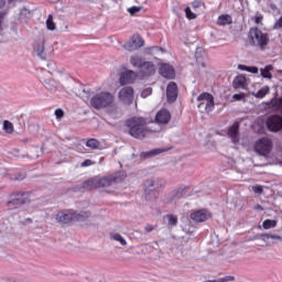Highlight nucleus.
<instances>
[{
  "mask_svg": "<svg viewBox=\"0 0 282 282\" xmlns=\"http://www.w3.org/2000/svg\"><path fill=\"white\" fill-rule=\"evenodd\" d=\"M126 126L129 129V134L138 140L147 138L149 135V129H147V120L142 117H133L126 121Z\"/></svg>",
  "mask_w": 282,
  "mask_h": 282,
  "instance_id": "nucleus-1",
  "label": "nucleus"
},
{
  "mask_svg": "<svg viewBox=\"0 0 282 282\" xmlns=\"http://www.w3.org/2000/svg\"><path fill=\"white\" fill-rule=\"evenodd\" d=\"M130 64L139 69V76L141 78H149V76L155 74V64L153 62H147L142 56L132 55L130 57Z\"/></svg>",
  "mask_w": 282,
  "mask_h": 282,
  "instance_id": "nucleus-2",
  "label": "nucleus"
},
{
  "mask_svg": "<svg viewBox=\"0 0 282 282\" xmlns=\"http://www.w3.org/2000/svg\"><path fill=\"white\" fill-rule=\"evenodd\" d=\"M115 102L116 97H113V94L109 91H101L91 97L90 107H93V109H97V111H100L101 109L113 107Z\"/></svg>",
  "mask_w": 282,
  "mask_h": 282,
  "instance_id": "nucleus-3",
  "label": "nucleus"
},
{
  "mask_svg": "<svg viewBox=\"0 0 282 282\" xmlns=\"http://www.w3.org/2000/svg\"><path fill=\"white\" fill-rule=\"evenodd\" d=\"M249 39L253 47H259L260 50H265L270 43V35L259 28L250 29Z\"/></svg>",
  "mask_w": 282,
  "mask_h": 282,
  "instance_id": "nucleus-4",
  "label": "nucleus"
},
{
  "mask_svg": "<svg viewBox=\"0 0 282 282\" xmlns=\"http://www.w3.org/2000/svg\"><path fill=\"white\" fill-rule=\"evenodd\" d=\"M89 217L86 212L75 213L72 210H63L57 213L56 221L57 224H69V221H85Z\"/></svg>",
  "mask_w": 282,
  "mask_h": 282,
  "instance_id": "nucleus-5",
  "label": "nucleus"
},
{
  "mask_svg": "<svg viewBox=\"0 0 282 282\" xmlns=\"http://www.w3.org/2000/svg\"><path fill=\"white\" fill-rule=\"evenodd\" d=\"M127 177V172L119 171L112 175L104 176L101 178H95L97 188H105L107 186H113V184H120Z\"/></svg>",
  "mask_w": 282,
  "mask_h": 282,
  "instance_id": "nucleus-6",
  "label": "nucleus"
},
{
  "mask_svg": "<svg viewBox=\"0 0 282 282\" xmlns=\"http://www.w3.org/2000/svg\"><path fill=\"white\" fill-rule=\"evenodd\" d=\"M272 140L268 137H263L256 141L253 149L259 155L268 158V154L272 153Z\"/></svg>",
  "mask_w": 282,
  "mask_h": 282,
  "instance_id": "nucleus-7",
  "label": "nucleus"
},
{
  "mask_svg": "<svg viewBox=\"0 0 282 282\" xmlns=\"http://www.w3.org/2000/svg\"><path fill=\"white\" fill-rule=\"evenodd\" d=\"M197 101L200 102L198 105L199 109H204L207 113H210L213 109H215V97L210 93H203L197 97Z\"/></svg>",
  "mask_w": 282,
  "mask_h": 282,
  "instance_id": "nucleus-8",
  "label": "nucleus"
},
{
  "mask_svg": "<svg viewBox=\"0 0 282 282\" xmlns=\"http://www.w3.org/2000/svg\"><path fill=\"white\" fill-rule=\"evenodd\" d=\"M144 193H145V199H148L149 202H151L152 199H158V196L160 195V193L155 187V180L150 178L145 181Z\"/></svg>",
  "mask_w": 282,
  "mask_h": 282,
  "instance_id": "nucleus-9",
  "label": "nucleus"
},
{
  "mask_svg": "<svg viewBox=\"0 0 282 282\" xmlns=\"http://www.w3.org/2000/svg\"><path fill=\"white\" fill-rule=\"evenodd\" d=\"M267 128L272 133H279L282 129V117L279 115H271L267 119Z\"/></svg>",
  "mask_w": 282,
  "mask_h": 282,
  "instance_id": "nucleus-10",
  "label": "nucleus"
},
{
  "mask_svg": "<svg viewBox=\"0 0 282 282\" xmlns=\"http://www.w3.org/2000/svg\"><path fill=\"white\" fill-rule=\"evenodd\" d=\"M143 46L144 40L138 34L132 35V37L123 45L127 52H135V50H140V47Z\"/></svg>",
  "mask_w": 282,
  "mask_h": 282,
  "instance_id": "nucleus-11",
  "label": "nucleus"
},
{
  "mask_svg": "<svg viewBox=\"0 0 282 282\" xmlns=\"http://www.w3.org/2000/svg\"><path fill=\"white\" fill-rule=\"evenodd\" d=\"M25 202H28V193H14L9 198V206L19 208V206H23Z\"/></svg>",
  "mask_w": 282,
  "mask_h": 282,
  "instance_id": "nucleus-12",
  "label": "nucleus"
},
{
  "mask_svg": "<svg viewBox=\"0 0 282 282\" xmlns=\"http://www.w3.org/2000/svg\"><path fill=\"white\" fill-rule=\"evenodd\" d=\"M239 121H236L227 129V137L234 144H239Z\"/></svg>",
  "mask_w": 282,
  "mask_h": 282,
  "instance_id": "nucleus-13",
  "label": "nucleus"
},
{
  "mask_svg": "<svg viewBox=\"0 0 282 282\" xmlns=\"http://www.w3.org/2000/svg\"><path fill=\"white\" fill-rule=\"evenodd\" d=\"M119 99L124 102V105H131V102H133V89L131 87H123L119 91Z\"/></svg>",
  "mask_w": 282,
  "mask_h": 282,
  "instance_id": "nucleus-14",
  "label": "nucleus"
},
{
  "mask_svg": "<svg viewBox=\"0 0 282 282\" xmlns=\"http://www.w3.org/2000/svg\"><path fill=\"white\" fill-rule=\"evenodd\" d=\"M135 78H138V74L133 70H126L120 75L119 83L120 85H131L135 83Z\"/></svg>",
  "mask_w": 282,
  "mask_h": 282,
  "instance_id": "nucleus-15",
  "label": "nucleus"
},
{
  "mask_svg": "<svg viewBox=\"0 0 282 282\" xmlns=\"http://www.w3.org/2000/svg\"><path fill=\"white\" fill-rule=\"evenodd\" d=\"M159 74H161L163 78L172 80V78H175V68H173L171 64H162L159 68Z\"/></svg>",
  "mask_w": 282,
  "mask_h": 282,
  "instance_id": "nucleus-16",
  "label": "nucleus"
},
{
  "mask_svg": "<svg viewBox=\"0 0 282 282\" xmlns=\"http://www.w3.org/2000/svg\"><path fill=\"white\" fill-rule=\"evenodd\" d=\"M167 102L173 104L177 100V84L171 82L166 87Z\"/></svg>",
  "mask_w": 282,
  "mask_h": 282,
  "instance_id": "nucleus-17",
  "label": "nucleus"
},
{
  "mask_svg": "<svg viewBox=\"0 0 282 282\" xmlns=\"http://www.w3.org/2000/svg\"><path fill=\"white\" fill-rule=\"evenodd\" d=\"M210 217V214L206 209H200L191 214V219L197 224L206 221Z\"/></svg>",
  "mask_w": 282,
  "mask_h": 282,
  "instance_id": "nucleus-18",
  "label": "nucleus"
},
{
  "mask_svg": "<svg viewBox=\"0 0 282 282\" xmlns=\"http://www.w3.org/2000/svg\"><path fill=\"white\" fill-rule=\"evenodd\" d=\"M171 121V112L167 109H161L155 116L158 124H169Z\"/></svg>",
  "mask_w": 282,
  "mask_h": 282,
  "instance_id": "nucleus-19",
  "label": "nucleus"
},
{
  "mask_svg": "<svg viewBox=\"0 0 282 282\" xmlns=\"http://www.w3.org/2000/svg\"><path fill=\"white\" fill-rule=\"evenodd\" d=\"M246 83H247L246 76L239 75L234 79L232 85L235 89H246Z\"/></svg>",
  "mask_w": 282,
  "mask_h": 282,
  "instance_id": "nucleus-20",
  "label": "nucleus"
},
{
  "mask_svg": "<svg viewBox=\"0 0 282 282\" xmlns=\"http://www.w3.org/2000/svg\"><path fill=\"white\" fill-rule=\"evenodd\" d=\"M86 147L88 149H91V151H102V144H100V141L97 139H88L86 141Z\"/></svg>",
  "mask_w": 282,
  "mask_h": 282,
  "instance_id": "nucleus-21",
  "label": "nucleus"
},
{
  "mask_svg": "<svg viewBox=\"0 0 282 282\" xmlns=\"http://www.w3.org/2000/svg\"><path fill=\"white\" fill-rule=\"evenodd\" d=\"M272 69H274V66L267 65L264 68L260 69V76L267 78V80H272Z\"/></svg>",
  "mask_w": 282,
  "mask_h": 282,
  "instance_id": "nucleus-22",
  "label": "nucleus"
},
{
  "mask_svg": "<svg viewBox=\"0 0 282 282\" xmlns=\"http://www.w3.org/2000/svg\"><path fill=\"white\" fill-rule=\"evenodd\" d=\"M42 83H43L44 87L46 89H48V91H54V89H56V87H58V84L51 77L42 79Z\"/></svg>",
  "mask_w": 282,
  "mask_h": 282,
  "instance_id": "nucleus-23",
  "label": "nucleus"
},
{
  "mask_svg": "<svg viewBox=\"0 0 282 282\" xmlns=\"http://www.w3.org/2000/svg\"><path fill=\"white\" fill-rule=\"evenodd\" d=\"M217 23L221 26L230 25V23H232V17L229 14H223L218 18Z\"/></svg>",
  "mask_w": 282,
  "mask_h": 282,
  "instance_id": "nucleus-24",
  "label": "nucleus"
},
{
  "mask_svg": "<svg viewBox=\"0 0 282 282\" xmlns=\"http://www.w3.org/2000/svg\"><path fill=\"white\" fill-rule=\"evenodd\" d=\"M260 239L262 241H270V239H275L276 241H282V237L276 234H262Z\"/></svg>",
  "mask_w": 282,
  "mask_h": 282,
  "instance_id": "nucleus-25",
  "label": "nucleus"
},
{
  "mask_svg": "<svg viewBox=\"0 0 282 282\" xmlns=\"http://www.w3.org/2000/svg\"><path fill=\"white\" fill-rule=\"evenodd\" d=\"M35 52L39 56V58H45V42H42L40 44H36Z\"/></svg>",
  "mask_w": 282,
  "mask_h": 282,
  "instance_id": "nucleus-26",
  "label": "nucleus"
},
{
  "mask_svg": "<svg viewBox=\"0 0 282 282\" xmlns=\"http://www.w3.org/2000/svg\"><path fill=\"white\" fill-rule=\"evenodd\" d=\"M164 151H169V149H154L149 152H143V158H152L153 155H160V153H164Z\"/></svg>",
  "mask_w": 282,
  "mask_h": 282,
  "instance_id": "nucleus-27",
  "label": "nucleus"
},
{
  "mask_svg": "<svg viewBox=\"0 0 282 282\" xmlns=\"http://www.w3.org/2000/svg\"><path fill=\"white\" fill-rule=\"evenodd\" d=\"M82 188H86L87 191H91V188H98L96 184V178L84 182L82 184Z\"/></svg>",
  "mask_w": 282,
  "mask_h": 282,
  "instance_id": "nucleus-28",
  "label": "nucleus"
},
{
  "mask_svg": "<svg viewBox=\"0 0 282 282\" xmlns=\"http://www.w3.org/2000/svg\"><path fill=\"white\" fill-rule=\"evenodd\" d=\"M110 239L120 242L121 246H127V240L118 232L110 234Z\"/></svg>",
  "mask_w": 282,
  "mask_h": 282,
  "instance_id": "nucleus-29",
  "label": "nucleus"
},
{
  "mask_svg": "<svg viewBox=\"0 0 282 282\" xmlns=\"http://www.w3.org/2000/svg\"><path fill=\"white\" fill-rule=\"evenodd\" d=\"M160 52H164L160 46H150L145 48V54H151V56H155V54H160Z\"/></svg>",
  "mask_w": 282,
  "mask_h": 282,
  "instance_id": "nucleus-30",
  "label": "nucleus"
},
{
  "mask_svg": "<svg viewBox=\"0 0 282 282\" xmlns=\"http://www.w3.org/2000/svg\"><path fill=\"white\" fill-rule=\"evenodd\" d=\"M269 91H270V87L264 86V87L260 88V89L256 93L254 97H256V98H265V96H268Z\"/></svg>",
  "mask_w": 282,
  "mask_h": 282,
  "instance_id": "nucleus-31",
  "label": "nucleus"
},
{
  "mask_svg": "<svg viewBox=\"0 0 282 282\" xmlns=\"http://www.w3.org/2000/svg\"><path fill=\"white\" fill-rule=\"evenodd\" d=\"M262 228H264V230H270V228H276V220L265 219L262 223Z\"/></svg>",
  "mask_w": 282,
  "mask_h": 282,
  "instance_id": "nucleus-32",
  "label": "nucleus"
},
{
  "mask_svg": "<svg viewBox=\"0 0 282 282\" xmlns=\"http://www.w3.org/2000/svg\"><path fill=\"white\" fill-rule=\"evenodd\" d=\"M46 28L47 30H51V31L56 30V23H54V17H52V14H50L46 20Z\"/></svg>",
  "mask_w": 282,
  "mask_h": 282,
  "instance_id": "nucleus-33",
  "label": "nucleus"
},
{
  "mask_svg": "<svg viewBox=\"0 0 282 282\" xmlns=\"http://www.w3.org/2000/svg\"><path fill=\"white\" fill-rule=\"evenodd\" d=\"M3 129L6 133H12L14 131V124L12 122L4 120L3 121Z\"/></svg>",
  "mask_w": 282,
  "mask_h": 282,
  "instance_id": "nucleus-34",
  "label": "nucleus"
},
{
  "mask_svg": "<svg viewBox=\"0 0 282 282\" xmlns=\"http://www.w3.org/2000/svg\"><path fill=\"white\" fill-rule=\"evenodd\" d=\"M6 21V13H0V36L3 35V31L6 30V24H3Z\"/></svg>",
  "mask_w": 282,
  "mask_h": 282,
  "instance_id": "nucleus-35",
  "label": "nucleus"
},
{
  "mask_svg": "<svg viewBox=\"0 0 282 282\" xmlns=\"http://www.w3.org/2000/svg\"><path fill=\"white\" fill-rule=\"evenodd\" d=\"M185 14L189 21H193V19H197V15L195 13H193V11L189 9V7L185 8Z\"/></svg>",
  "mask_w": 282,
  "mask_h": 282,
  "instance_id": "nucleus-36",
  "label": "nucleus"
},
{
  "mask_svg": "<svg viewBox=\"0 0 282 282\" xmlns=\"http://www.w3.org/2000/svg\"><path fill=\"white\" fill-rule=\"evenodd\" d=\"M167 224L169 226H175L177 224V216L173 214L167 215Z\"/></svg>",
  "mask_w": 282,
  "mask_h": 282,
  "instance_id": "nucleus-37",
  "label": "nucleus"
},
{
  "mask_svg": "<svg viewBox=\"0 0 282 282\" xmlns=\"http://www.w3.org/2000/svg\"><path fill=\"white\" fill-rule=\"evenodd\" d=\"M153 94V89L148 87L141 91V98H149Z\"/></svg>",
  "mask_w": 282,
  "mask_h": 282,
  "instance_id": "nucleus-38",
  "label": "nucleus"
},
{
  "mask_svg": "<svg viewBox=\"0 0 282 282\" xmlns=\"http://www.w3.org/2000/svg\"><path fill=\"white\" fill-rule=\"evenodd\" d=\"M184 191H186V187H180L176 192H174L173 197L176 199H180V197H184Z\"/></svg>",
  "mask_w": 282,
  "mask_h": 282,
  "instance_id": "nucleus-39",
  "label": "nucleus"
},
{
  "mask_svg": "<svg viewBox=\"0 0 282 282\" xmlns=\"http://www.w3.org/2000/svg\"><path fill=\"white\" fill-rule=\"evenodd\" d=\"M142 10V7H131V8H128V12L129 14H131V17L138 14V12H140Z\"/></svg>",
  "mask_w": 282,
  "mask_h": 282,
  "instance_id": "nucleus-40",
  "label": "nucleus"
},
{
  "mask_svg": "<svg viewBox=\"0 0 282 282\" xmlns=\"http://www.w3.org/2000/svg\"><path fill=\"white\" fill-rule=\"evenodd\" d=\"M271 105L273 107H282V97H274L271 99Z\"/></svg>",
  "mask_w": 282,
  "mask_h": 282,
  "instance_id": "nucleus-41",
  "label": "nucleus"
},
{
  "mask_svg": "<svg viewBox=\"0 0 282 282\" xmlns=\"http://www.w3.org/2000/svg\"><path fill=\"white\" fill-rule=\"evenodd\" d=\"M251 191L256 195H261V193H263V186H261V185H253V186H251Z\"/></svg>",
  "mask_w": 282,
  "mask_h": 282,
  "instance_id": "nucleus-42",
  "label": "nucleus"
},
{
  "mask_svg": "<svg viewBox=\"0 0 282 282\" xmlns=\"http://www.w3.org/2000/svg\"><path fill=\"white\" fill-rule=\"evenodd\" d=\"M235 280V275H225L223 278H218V282H232Z\"/></svg>",
  "mask_w": 282,
  "mask_h": 282,
  "instance_id": "nucleus-43",
  "label": "nucleus"
},
{
  "mask_svg": "<svg viewBox=\"0 0 282 282\" xmlns=\"http://www.w3.org/2000/svg\"><path fill=\"white\" fill-rule=\"evenodd\" d=\"M202 6H204V2H202V0H194L192 2V8L194 10H199V8H202Z\"/></svg>",
  "mask_w": 282,
  "mask_h": 282,
  "instance_id": "nucleus-44",
  "label": "nucleus"
},
{
  "mask_svg": "<svg viewBox=\"0 0 282 282\" xmlns=\"http://www.w3.org/2000/svg\"><path fill=\"white\" fill-rule=\"evenodd\" d=\"M26 17H30V10L21 9V11H20V20L23 21L24 19H26Z\"/></svg>",
  "mask_w": 282,
  "mask_h": 282,
  "instance_id": "nucleus-45",
  "label": "nucleus"
},
{
  "mask_svg": "<svg viewBox=\"0 0 282 282\" xmlns=\"http://www.w3.org/2000/svg\"><path fill=\"white\" fill-rule=\"evenodd\" d=\"M247 72L249 74H259V67H257V66H247Z\"/></svg>",
  "mask_w": 282,
  "mask_h": 282,
  "instance_id": "nucleus-46",
  "label": "nucleus"
},
{
  "mask_svg": "<svg viewBox=\"0 0 282 282\" xmlns=\"http://www.w3.org/2000/svg\"><path fill=\"white\" fill-rule=\"evenodd\" d=\"M93 164H94V161L87 159V160H85V161L80 164V167H82V169H85V167H87V166H93Z\"/></svg>",
  "mask_w": 282,
  "mask_h": 282,
  "instance_id": "nucleus-47",
  "label": "nucleus"
},
{
  "mask_svg": "<svg viewBox=\"0 0 282 282\" xmlns=\"http://www.w3.org/2000/svg\"><path fill=\"white\" fill-rule=\"evenodd\" d=\"M24 177H25V172H20L15 175L13 180H15L17 182H23Z\"/></svg>",
  "mask_w": 282,
  "mask_h": 282,
  "instance_id": "nucleus-48",
  "label": "nucleus"
},
{
  "mask_svg": "<svg viewBox=\"0 0 282 282\" xmlns=\"http://www.w3.org/2000/svg\"><path fill=\"white\" fill-rule=\"evenodd\" d=\"M252 21L257 24V25H261V22L263 21V17L261 15H256L252 18Z\"/></svg>",
  "mask_w": 282,
  "mask_h": 282,
  "instance_id": "nucleus-49",
  "label": "nucleus"
},
{
  "mask_svg": "<svg viewBox=\"0 0 282 282\" xmlns=\"http://www.w3.org/2000/svg\"><path fill=\"white\" fill-rule=\"evenodd\" d=\"M282 28V17L273 24V30H281Z\"/></svg>",
  "mask_w": 282,
  "mask_h": 282,
  "instance_id": "nucleus-50",
  "label": "nucleus"
},
{
  "mask_svg": "<svg viewBox=\"0 0 282 282\" xmlns=\"http://www.w3.org/2000/svg\"><path fill=\"white\" fill-rule=\"evenodd\" d=\"M55 116L56 118H63V116H65V112L62 109H56Z\"/></svg>",
  "mask_w": 282,
  "mask_h": 282,
  "instance_id": "nucleus-51",
  "label": "nucleus"
},
{
  "mask_svg": "<svg viewBox=\"0 0 282 282\" xmlns=\"http://www.w3.org/2000/svg\"><path fill=\"white\" fill-rule=\"evenodd\" d=\"M232 98H234V100H243V95H241V94H235V95L232 96Z\"/></svg>",
  "mask_w": 282,
  "mask_h": 282,
  "instance_id": "nucleus-52",
  "label": "nucleus"
},
{
  "mask_svg": "<svg viewBox=\"0 0 282 282\" xmlns=\"http://www.w3.org/2000/svg\"><path fill=\"white\" fill-rule=\"evenodd\" d=\"M144 230H145L147 232H153L154 227H153L152 225H145Z\"/></svg>",
  "mask_w": 282,
  "mask_h": 282,
  "instance_id": "nucleus-53",
  "label": "nucleus"
},
{
  "mask_svg": "<svg viewBox=\"0 0 282 282\" xmlns=\"http://www.w3.org/2000/svg\"><path fill=\"white\" fill-rule=\"evenodd\" d=\"M238 69H240V72H248V66H246L243 64H239Z\"/></svg>",
  "mask_w": 282,
  "mask_h": 282,
  "instance_id": "nucleus-54",
  "label": "nucleus"
},
{
  "mask_svg": "<svg viewBox=\"0 0 282 282\" xmlns=\"http://www.w3.org/2000/svg\"><path fill=\"white\" fill-rule=\"evenodd\" d=\"M77 151H79V153H85V148L83 145L77 148Z\"/></svg>",
  "mask_w": 282,
  "mask_h": 282,
  "instance_id": "nucleus-55",
  "label": "nucleus"
},
{
  "mask_svg": "<svg viewBox=\"0 0 282 282\" xmlns=\"http://www.w3.org/2000/svg\"><path fill=\"white\" fill-rule=\"evenodd\" d=\"M6 6V0H0V8H3Z\"/></svg>",
  "mask_w": 282,
  "mask_h": 282,
  "instance_id": "nucleus-56",
  "label": "nucleus"
},
{
  "mask_svg": "<svg viewBox=\"0 0 282 282\" xmlns=\"http://www.w3.org/2000/svg\"><path fill=\"white\" fill-rule=\"evenodd\" d=\"M22 142H30V139H23Z\"/></svg>",
  "mask_w": 282,
  "mask_h": 282,
  "instance_id": "nucleus-57",
  "label": "nucleus"
},
{
  "mask_svg": "<svg viewBox=\"0 0 282 282\" xmlns=\"http://www.w3.org/2000/svg\"><path fill=\"white\" fill-rule=\"evenodd\" d=\"M256 208H257V210H261V206L260 205L256 206Z\"/></svg>",
  "mask_w": 282,
  "mask_h": 282,
  "instance_id": "nucleus-58",
  "label": "nucleus"
},
{
  "mask_svg": "<svg viewBox=\"0 0 282 282\" xmlns=\"http://www.w3.org/2000/svg\"><path fill=\"white\" fill-rule=\"evenodd\" d=\"M8 1L11 4V3H14V1H17V0H8Z\"/></svg>",
  "mask_w": 282,
  "mask_h": 282,
  "instance_id": "nucleus-59",
  "label": "nucleus"
},
{
  "mask_svg": "<svg viewBox=\"0 0 282 282\" xmlns=\"http://www.w3.org/2000/svg\"><path fill=\"white\" fill-rule=\"evenodd\" d=\"M48 76H52V72H47Z\"/></svg>",
  "mask_w": 282,
  "mask_h": 282,
  "instance_id": "nucleus-60",
  "label": "nucleus"
},
{
  "mask_svg": "<svg viewBox=\"0 0 282 282\" xmlns=\"http://www.w3.org/2000/svg\"><path fill=\"white\" fill-rule=\"evenodd\" d=\"M50 65H52V64H47V67H50Z\"/></svg>",
  "mask_w": 282,
  "mask_h": 282,
  "instance_id": "nucleus-61",
  "label": "nucleus"
}]
</instances>
